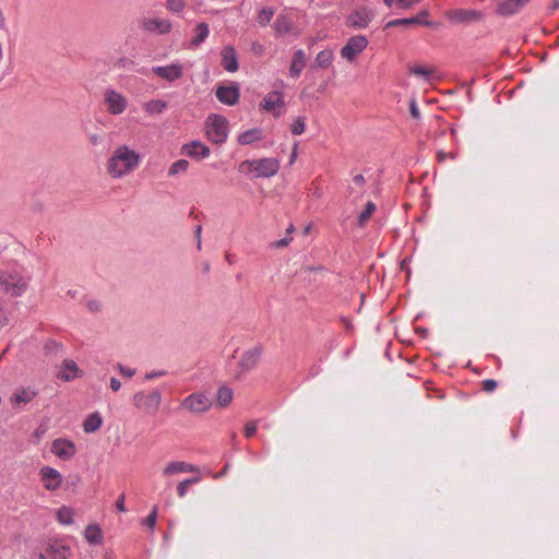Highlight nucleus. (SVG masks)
<instances>
[{
	"label": "nucleus",
	"mask_w": 559,
	"mask_h": 559,
	"mask_svg": "<svg viewBox=\"0 0 559 559\" xmlns=\"http://www.w3.org/2000/svg\"><path fill=\"white\" fill-rule=\"evenodd\" d=\"M498 386V382L493 379H486L483 381V390L485 392H492L496 390V388Z\"/></svg>",
	"instance_id": "nucleus-46"
},
{
	"label": "nucleus",
	"mask_w": 559,
	"mask_h": 559,
	"mask_svg": "<svg viewBox=\"0 0 559 559\" xmlns=\"http://www.w3.org/2000/svg\"><path fill=\"white\" fill-rule=\"evenodd\" d=\"M374 17V12L368 7L355 10L348 16L349 25L355 28H365Z\"/></svg>",
	"instance_id": "nucleus-14"
},
{
	"label": "nucleus",
	"mask_w": 559,
	"mask_h": 559,
	"mask_svg": "<svg viewBox=\"0 0 559 559\" xmlns=\"http://www.w3.org/2000/svg\"><path fill=\"white\" fill-rule=\"evenodd\" d=\"M233 390L227 386V385H222L218 388L217 390V393H216V402H217V405L221 406V407H226L227 405L230 404L231 400H233Z\"/></svg>",
	"instance_id": "nucleus-32"
},
{
	"label": "nucleus",
	"mask_w": 559,
	"mask_h": 559,
	"mask_svg": "<svg viewBox=\"0 0 559 559\" xmlns=\"http://www.w3.org/2000/svg\"><path fill=\"white\" fill-rule=\"evenodd\" d=\"M157 520V507L155 506L151 513L145 518L143 524L153 530Z\"/></svg>",
	"instance_id": "nucleus-45"
},
{
	"label": "nucleus",
	"mask_w": 559,
	"mask_h": 559,
	"mask_svg": "<svg viewBox=\"0 0 559 559\" xmlns=\"http://www.w3.org/2000/svg\"><path fill=\"white\" fill-rule=\"evenodd\" d=\"M353 181L355 182V185L357 186H362L365 185L366 180H365V177L362 175H356L354 178H353Z\"/></svg>",
	"instance_id": "nucleus-61"
},
{
	"label": "nucleus",
	"mask_w": 559,
	"mask_h": 559,
	"mask_svg": "<svg viewBox=\"0 0 559 559\" xmlns=\"http://www.w3.org/2000/svg\"><path fill=\"white\" fill-rule=\"evenodd\" d=\"M368 46V39L364 35H356L348 38L341 49L342 58L353 61Z\"/></svg>",
	"instance_id": "nucleus-8"
},
{
	"label": "nucleus",
	"mask_w": 559,
	"mask_h": 559,
	"mask_svg": "<svg viewBox=\"0 0 559 559\" xmlns=\"http://www.w3.org/2000/svg\"><path fill=\"white\" fill-rule=\"evenodd\" d=\"M186 7L185 0H166V8L173 13L181 12Z\"/></svg>",
	"instance_id": "nucleus-42"
},
{
	"label": "nucleus",
	"mask_w": 559,
	"mask_h": 559,
	"mask_svg": "<svg viewBox=\"0 0 559 559\" xmlns=\"http://www.w3.org/2000/svg\"><path fill=\"white\" fill-rule=\"evenodd\" d=\"M274 9L271 7H264L260 10L257 21L261 26H266L274 16Z\"/></svg>",
	"instance_id": "nucleus-37"
},
{
	"label": "nucleus",
	"mask_w": 559,
	"mask_h": 559,
	"mask_svg": "<svg viewBox=\"0 0 559 559\" xmlns=\"http://www.w3.org/2000/svg\"><path fill=\"white\" fill-rule=\"evenodd\" d=\"M162 403V394L159 390H154L148 394L139 391L133 395V404L138 408H144L148 412H156Z\"/></svg>",
	"instance_id": "nucleus-7"
},
{
	"label": "nucleus",
	"mask_w": 559,
	"mask_h": 559,
	"mask_svg": "<svg viewBox=\"0 0 559 559\" xmlns=\"http://www.w3.org/2000/svg\"><path fill=\"white\" fill-rule=\"evenodd\" d=\"M296 156H297V143H295L293 152H292L290 157H289V164L290 165L295 162Z\"/></svg>",
	"instance_id": "nucleus-63"
},
{
	"label": "nucleus",
	"mask_w": 559,
	"mask_h": 559,
	"mask_svg": "<svg viewBox=\"0 0 559 559\" xmlns=\"http://www.w3.org/2000/svg\"><path fill=\"white\" fill-rule=\"evenodd\" d=\"M257 432V423L255 421H248L246 425H245V436L247 438H251L255 435Z\"/></svg>",
	"instance_id": "nucleus-47"
},
{
	"label": "nucleus",
	"mask_w": 559,
	"mask_h": 559,
	"mask_svg": "<svg viewBox=\"0 0 559 559\" xmlns=\"http://www.w3.org/2000/svg\"><path fill=\"white\" fill-rule=\"evenodd\" d=\"M444 158H445V154H444V152L439 151V152H438V159H439L440 162H442V160H444Z\"/></svg>",
	"instance_id": "nucleus-64"
},
{
	"label": "nucleus",
	"mask_w": 559,
	"mask_h": 559,
	"mask_svg": "<svg viewBox=\"0 0 559 559\" xmlns=\"http://www.w3.org/2000/svg\"><path fill=\"white\" fill-rule=\"evenodd\" d=\"M142 28L147 32L166 35L171 32L173 24L166 19H147L142 22Z\"/></svg>",
	"instance_id": "nucleus-18"
},
{
	"label": "nucleus",
	"mask_w": 559,
	"mask_h": 559,
	"mask_svg": "<svg viewBox=\"0 0 559 559\" xmlns=\"http://www.w3.org/2000/svg\"><path fill=\"white\" fill-rule=\"evenodd\" d=\"M140 162V155L127 145L117 147L108 160V173L114 178H121L135 169Z\"/></svg>",
	"instance_id": "nucleus-1"
},
{
	"label": "nucleus",
	"mask_w": 559,
	"mask_h": 559,
	"mask_svg": "<svg viewBox=\"0 0 559 559\" xmlns=\"http://www.w3.org/2000/svg\"><path fill=\"white\" fill-rule=\"evenodd\" d=\"M104 102L107 105V111L115 116L122 114L128 105L127 98L112 88L105 91Z\"/></svg>",
	"instance_id": "nucleus-9"
},
{
	"label": "nucleus",
	"mask_w": 559,
	"mask_h": 559,
	"mask_svg": "<svg viewBox=\"0 0 559 559\" xmlns=\"http://www.w3.org/2000/svg\"><path fill=\"white\" fill-rule=\"evenodd\" d=\"M82 376V371L79 369L76 362L71 359H64L57 372V378L69 382Z\"/></svg>",
	"instance_id": "nucleus-17"
},
{
	"label": "nucleus",
	"mask_w": 559,
	"mask_h": 559,
	"mask_svg": "<svg viewBox=\"0 0 559 559\" xmlns=\"http://www.w3.org/2000/svg\"><path fill=\"white\" fill-rule=\"evenodd\" d=\"M254 159H246L239 164L238 171L241 174H251L254 173Z\"/></svg>",
	"instance_id": "nucleus-44"
},
{
	"label": "nucleus",
	"mask_w": 559,
	"mask_h": 559,
	"mask_svg": "<svg viewBox=\"0 0 559 559\" xmlns=\"http://www.w3.org/2000/svg\"><path fill=\"white\" fill-rule=\"evenodd\" d=\"M165 373H166L165 371H152L150 373H146L145 379L151 380V379H154L156 377L164 376Z\"/></svg>",
	"instance_id": "nucleus-60"
},
{
	"label": "nucleus",
	"mask_w": 559,
	"mask_h": 559,
	"mask_svg": "<svg viewBox=\"0 0 559 559\" xmlns=\"http://www.w3.org/2000/svg\"><path fill=\"white\" fill-rule=\"evenodd\" d=\"M376 211V204L371 201L367 202L364 211L358 216V225L364 226L366 222L370 218V216Z\"/></svg>",
	"instance_id": "nucleus-39"
},
{
	"label": "nucleus",
	"mask_w": 559,
	"mask_h": 559,
	"mask_svg": "<svg viewBox=\"0 0 559 559\" xmlns=\"http://www.w3.org/2000/svg\"><path fill=\"white\" fill-rule=\"evenodd\" d=\"M263 139V131L260 128L249 129L238 135V143L249 145Z\"/></svg>",
	"instance_id": "nucleus-26"
},
{
	"label": "nucleus",
	"mask_w": 559,
	"mask_h": 559,
	"mask_svg": "<svg viewBox=\"0 0 559 559\" xmlns=\"http://www.w3.org/2000/svg\"><path fill=\"white\" fill-rule=\"evenodd\" d=\"M64 353V346L62 343L55 340H48L44 345L45 356L59 357Z\"/></svg>",
	"instance_id": "nucleus-31"
},
{
	"label": "nucleus",
	"mask_w": 559,
	"mask_h": 559,
	"mask_svg": "<svg viewBox=\"0 0 559 559\" xmlns=\"http://www.w3.org/2000/svg\"><path fill=\"white\" fill-rule=\"evenodd\" d=\"M84 537L91 545H100L104 539L102 528L97 524H88L85 527Z\"/></svg>",
	"instance_id": "nucleus-27"
},
{
	"label": "nucleus",
	"mask_w": 559,
	"mask_h": 559,
	"mask_svg": "<svg viewBox=\"0 0 559 559\" xmlns=\"http://www.w3.org/2000/svg\"><path fill=\"white\" fill-rule=\"evenodd\" d=\"M202 479V476L200 474V471L195 473L192 477L179 480L177 484L176 489H187L188 486L197 485Z\"/></svg>",
	"instance_id": "nucleus-40"
},
{
	"label": "nucleus",
	"mask_w": 559,
	"mask_h": 559,
	"mask_svg": "<svg viewBox=\"0 0 559 559\" xmlns=\"http://www.w3.org/2000/svg\"><path fill=\"white\" fill-rule=\"evenodd\" d=\"M118 369H119V371H120V373H121L122 376H126V377H128V378H131V377H132V376H134V373H135V370H134V369H131V368H129V367H126V366H123V365H121V364H118Z\"/></svg>",
	"instance_id": "nucleus-52"
},
{
	"label": "nucleus",
	"mask_w": 559,
	"mask_h": 559,
	"mask_svg": "<svg viewBox=\"0 0 559 559\" xmlns=\"http://www.w3.org/2000/svg\"><path fill=\"white\" fill-rule=\"evenodd\" d=\"M195 36L191 39L190 45L192 47L200 46L209 36L210 29L205 22H200L195 26Z\"/></svg>",
	"instance_id": "nucleus-30"
},
{
	"label": "nucleus",
	"mask_w": 559,
	"mask_h": 559,
	"mask_svg": "<svg viewBox=\"0 0 559 559\" xmlns=\"http://www.w3.org/2000/svg\"><path fill=\"white\" fill-rule=\"evenodd\" d=\"M110 388L112 391L117 392L121 388V382L117 378H111Z\"/></svg>",
	"instance_id": "nucleus-58"
},
{
	"label": "nucleus",
	"mask_w": 559,
	"mask_h": 559,
	"mask_svg": "<svg viewBox=\"0 0 559 559\" xmlns=\"http://www.w3.org/2000/svg\"><path fill=\"white\" fill-rule=\"evenodd\" d=\"M305 128H306L305 118L297 117L290 127V131L294 135H299V134L304 133Z\"/></svg>",
	"instance_id": "nucleus-43"
},
{
	"label": "nucleus",
	"mask_w": 559,
	"mask_h": 559,
	"mask_svg": "<svg viewBox=\"0 0 559 559\" xmlns=\"http://www.w3.org/2000/svg\"><path fill=\"white\" fill-rule=\"evenodd\" d=\"M432 72L433 71L431 69L420 66H415L414 68L411 69V73L417 76H421L427 82L430 81Z\"/></svg>",
	"instance_id": "nucleus-41"
},
{
	"label": "nucleus",
	"mask_w": 559,
	"mask_h": 559,
	"mask_svg": "<svg viewBox=\"0 0 559 559\" xmlns=\"http://www.w3.org/2000/svg\"><path fill=\"white\" fill-rule=\"evenodd\" d=\"M409 112H411V116L414 119H419L420 118L419 108L417 106V103H416L415 98H412L411 102H409Z\"/></svg>",
	"instance_id": "nucleus-49"
},
{
	"label": "nucleus",
	"mask_w": 559,
	"mask_h": 559,
	"mask_svg": "<svg viewBox=\"0 0 559 559\" xmlns=\"http://www.w3.org/2000/svg\"><path fill=\"white\" fill-rule=\"evenodd\" d=\"M251 51L257 56H262L264 53V46L258 41L251 43Z\"/></svg>",
	"instance_id": "nucleus-51"
},
{
	"label": "nucleus",
	"mask_w": 559,
	"mask_h": 559,
	"mask_svg": "<svg viewBox=\"0 0 559 559\" xmlns=\"http://www.w3.org/2000/svg\"><path fill=\"white\" fill-rule=\"evenodd\" d=\"M103 425V418L98 412L90 414L83 421V430L86 433L97 431Z\"/></svg>",
	"instance_id": "nucleus-28"
},
{
	"label": "nucleus",
	"mask_w": 559,
	"mask_h": 559,
	"mask_svg": "<svg viewBox=\"0 0 559 559\" xmlns=\"http://www.w3.org/2000/svg\"><path fill=\"white\" fill-rule=\"evenodd\" d=\"M50 451L62 461L71 460L76 453V447L73 441L67 438H58L52 441Z\"/></svg>",
	"instance_id": "nucleus-11"
},
{
	"label": "nucleus",
	"mask_w": 559,
	"mask_h": 559,
	"mask_svg": "<svg viewBox=\"0 0 559 559\" xmlns=\"http://www.w3.org/2000/svg\"><path fill=\"white\" fill-rule=\"evenodd\" d=\"M201 234H202V226L201 225H198L195 226V229H194V235H195V238H197V247L199 250H201Z\"/></svg>",
	"instance_id": "nucleus-54"
},
{
	"label": "nucleus",
	"mask_w": 559,
	"mask_h": 559,
	"mask_svg": "<svg viewBox=\"0 0 559 559\" xmlns=\"http://www.w3.org/2000/svg\"><path fill=\"white\" fill-rule=\"evenodd\" d=\"M36 394L37 393L31 389L22 388V389H19L13 394V396L11 397V402L16 405H21V404L25 405V404L29 403L36 396Z\"/></svg>",
	"instance_id": "nucleus-29"
},
{
	"label": "nucleus",
	"mask_w": 559,
	"mask_h": 559,
	"mask_svg": "<svg viewBox=\"0 0 559 559\" xmlns=\"http://www.w3.org/2000/svg\"><path fill=\"white\" fill-rule=\"evenodd\" d=\"M531 0H504L497 5L496 12L502 16H510L522 10Z\"/></svg>",
	"instance_id": "nucleus-21"
},
{
	"label": "nucleus",
	"mask_w": 559,
	"mask_h": 559,
	"mask_svg": "<svg viewBox=\"0 0 559 559\" xmlns=\"http://www.w3.org/2000/svg\"><path fill=\"white\" fill-rule=\"evenodd\" d=\"M221 56H222L221 64L227 72L233 73L239 69L238 57H237L236 50L233 46H230V45L225 46L221 51Z\"/></svg>",
	"instance_id": "nucleus-20"
},
{
	"label": "nucleus",
	"mask_w": 559,
	"mask_h": 559,
	"mask_svg": "<svg viewBox=\"0 0 559 559\" xmlns=\"http://www.w3.org/2000/svg\"><path fill=\"white\" fill-rule=\"evenodd\" d=\"M292 240H293L292 237L286 236V237H284V238H282L280 240H276V241L272 242L271 247L272 248H276V249L277 248H283V247L288 246L292 242Z\"/></svg>",
	"instance_id": "nucleus-50"
},
{
	"label": "nucleus",
	"mask_w": 559,
	"mask_h": 559,
	"mask_svg": "<svg viewBox=\"0 0 559 559\" xmlns=\"http://www.w3.org/2000/svg\"><path fill=\"white\" fill-rule=\"evenodd\" d=\"M57 520L62 525H70L73 523L74 511L72 508L62 506L56 512Z\"/></svg>",
	"instance_id": "nucleus-33"
},
{
	"label": "nucleus",
	"mask_w": 559,
	"mask_h": 559,
	"mask_svg": "<svg viewBox=\"0 0 559 559\" xmlns=\"http://www.w3.org/2000/svg\"><path fill=\"white\" fill-rule=\"evenodd\" d=\"M212 406V401L201 392L192 393L185 397L180 403V408L192 414H203Z\"/></svg>",
	"instance_id": "nucleus-5"
},
{
	"label": "nucleus",
	"mask_w": 559,
	"mask_h": 559,
	"mask_svg": "<svg viewBox=\"0 0 559 559\" xmlns=\"http://www.w3.org/2000/svg\"><path fill=\"white\" fill-rule=\"evenodd\" d=\"M69 486L78 487L81 485V478L79 476H72L67 480Z\"/></svg>",
	"instance_id": "nucleus-56"
},
{
	"label": "nucleus",
	"mask_w": 559,
	"mask_h": 559,
	"mask_svg": "<svg viewBox=\"0 0 559 559\" xmlns=\"http://www.w3.org/2000/svg\"><path fill=\"white\" fill-rule=\"evenodd\" d=\"M103 141L102 136L98 134H91L90 142L92 145H98Z\"/></svg>",
	"instance_id": "nucleus-59"
},
{
	"label": "nucleus",
	"mask_w": 559,
	"mask_h": 559,
	"mask_svg": "<svg viewBox=\"0 0 559 559\" xmlns=\"http://www.w3.org/2000/svg\"><path fill=\"white\" fill-rule=\"evenodd\" d=\"M188 472L198 473L199 467L193 464L187 463V462L174 461V462H170L164 468V475H166V476L173 475L176 473H188Z\"/></svg>",
	"instance_id": "nucleus-23"
},
{
	"label": "nucleus",
	"mask_w": 559,
	"mask_h": 559,
	"mask_svg": "<svg viewBox=\"0 0 559 559\" xmlns=\"http://www.w3.org/2000/svg\"><path fill=\"white\" fill-rule=\"evenodd\" d=\"M167 107V103L162 99L150 100L144 105V110L150 115L162 114Z\"/></svg>",
	"instance_id": "nucleus-36"
},
{
	"label": "nucleus",
	"mask_w": 559,
	"mask_h": 559,
	"mask_svg": "<svg viewBox=\"0 0 559 559\" xmlns=\"http://www.w3.org/2000/svg\"><path fill=\"white\" fill-rule=\"evenodd\" d=\"M181 153L190 158L203 159L210 156L211 150L203 142L193 140L182 145Z\"/></svg>",
	"instance_id": "nucleus-13"
},
{
	"label": "nucleus",
	"mask_w": 559,
	"mask_h": 559,
	"mask_svg": "<svg viewBox=\"0 0 559 559\" xmlns=\"http://www.w3.org/2000/svg\"><path fill=\"white\" fill-rule=\"evenodd\" d=\"M428 16H429V11L421 10L415 16L391 20L384 25V28L388 29V28H392V27H396V26H413V25H423V26L431 27V26H433V23H431L430 21L427 20Z\"/></svg>",
	"instance_id": "nucleus-12"
},
{
	"label": "nucleus",
	"mask_w": 559,
	"mask_h": 559,
	"mask_svg": "<svg viewBox=\"0 0 559 559\" xmlns=\"http://www.w3.org/2000/svg\"><path fill=\"white\" fill-rule=\"evenodd\" d=\"M306 64V55L302 49H298L295 51L293 56V60L289 68V74L292 78H298L304 70Z\"/></svg>",
	"instance_id": "nucleus-25"
},
{
	"label": "nucleus",
	"mask_w": 559,
	"mask_h": 559,
	"mask_svg": "<svg viewBox=\"0 0 559 559\" xmlns=\"http://www.w3.org/2000/svg\"><path fill=\"white\" fill-rule=\"evenodd\" d=\"M341 322L344 324L346 331H352L353 330V322L349 318L347 317H341Z\"/></svg>",
	"instance_id": "nucleus-57"
},
{
	"label": "nucleus",
	"mask_w": 559,
	"mask_h": 559,
	"mask_svg": "<svg viewBox=\"0 0 559 559\" xmlns=\"http://www.w3.org/2000/svg\"><path fill=\"white\" fill-rule=\"evenodd\" d=\"M420 0H396L395 4L397 8L402 10H407L412 8L414 4L418 3Z\"/></svg>",
	"instance_id": "nucleus-48"
},
{
	"label": "nucleus",
	"mask_w": 559,
	"mask_h": 559,
	"mask_svg": "<svg viewBox=\"0 0 559 559\" xmlns=\"http://www.w3.org/2000/svg\"><path fill=\"white\" fill-rule=\"evenodd\" d=\"M333 58H334L333 50H331V49L321 50L316 57L314 64L319 68H328L332 63Z\"/></svg>",
	"instance_id": "nucleus-34"
},
{
	"label": "nucleus",
	"mask_w": 559,
	"mask_h": 559,
	"mask_svg": "<svg viewBox=\"0 0 559 559\" xmlns=\"http://www.w3.org/2000/svg\"><path fill=\"white\" fill-rule=\"evenodd\" d=\"M284 105V98L281 92L274 91L269 93L260 103V107L266 111H272L276 107Z\"/></svg>",
	"instance_id": "nucleus-24"
},
{
	"label": "nucleus",
	"mask_w": 559,
	"mask_h": 559,
	"mask_svg": "<svg viewBox=\"0 0 559 559\" xmlns=\"http://www.w3.org/2000/svg\"><path fill=\"white\" fill-rule=\"evenodd\" d=\"M0 286L11 296H21L27 287V282L19 273L7 271L0 273Z\"/></svg>",
	"instance_id": "nucleus-4"
},
{
	"label": "nucleus",
	"mask_w": 559,
	"mask_h": 559,
	"mask_svg": "<svg viewBox=\"0 0 559 559\" xmlns=\"http://www.w3.org/2000/svg\"><path fill=\"white\" fill-rule=\"evenodd\" d=\"M206 135L215 144H223L228 135V120L221 115L212 114L205 120Z\"/></svg>",
	"instance_id": "nucleus-2"
},
{
	"label": "nucleus",
	"mask_w": 559,
	"mask_h": 559,
	"mask_svg": "<svg viewBox=\"0 0 559 559\" xmlns=\"http://www.w3.org/2000/svg\"><path fill=\"white\" fill-rule=\"evenodd\" d=\"M189 165L190 164L187 159H178L169 167L168 176L171 177L186 173L189 168Z\"/></svg>",
	"instance_id": "nucleus-38"
},
{
	"label": "nucleus",
	"mask_w": 559,
	"mask_h": 559,
	"mask_svg": "<svg viewBox=\"0 0 559 559\" xmlns=\"http://www.w3.org/2000/svg\"><path fill=\"white\" fill-rule=\"evenodd\" d=\"M254 178H270L278 173L280 160L273 157L254 159Z\"/></svg>",
	"instance_id": "nucleus-10"
},
{
	"label": "nucleus",
	"mask_w": 559,
	"mask_h": 559,
	"mask_svg": "<svg viewBox=\"0 0 559 559\" xmlns=\"http://www.w3.org/2000/svg\"><path fill=\"white\" fill-rule=\"evenodd\" d=\"M239 96L240 92L237 84H233L229 86L218 85L216 88V97L224 105H236L239 100Z\"/></svg>",
	"instance_id": "nucleus-15"
},
{
	"label": "nucleus",
	"mask_w": 559,
	"mask_h": 559,
	"mask_svg": "<svg viewBox=\"0 0 559 559\" xmlns=\"http://www.w3.org/2000/svg\"><path fill=\"white\" fill-rule=\"evenodd\" d=\"M152 72L160 79H164L168 82H174L182 76L183 69L180 63H171L168 66L154 67Z\"/></svg>",
	"instance_id": "nucleus-16"
},
{
	"label": "nucleus",
	"mask_w": 559,
	"mask_h": 559,
	"mask_svg": "<svg viewBox=\"0 0 559 559\" xmlns=\"http://www.w3.org/2000/svg\"><path fill=\"white\" fill-rule=\"evenodd\" d=\"M87 308H88V310H90V311H92V312H97V311H99V310H100V302H99V301H97V300H90V301L87 302Z\"/></svg>",
	"instance_id": "nucleus-53"
},
{
	"label": "nucleus",
	"mask_w": 559,
	"mask_h": 559,
	"mask_svg": "<svg viewBox=\"0 0 559 559\" xmlns=\"http://www.w3.org/2000/svg\"><path fill=\"white\" fill-rule=\"evenodd\" d=\"M445 17L453 24H469L481 21L484 14L475 9H453L445 12Z\"/></svg>",
	"instance_id": "nucleus-6"
},
{
	"label": "nucleus",
	"mask_w": 559,
	"mask_h": 559,
	"mask_svg": "<svg viewBox=\"0 0 559 559\" xmlns=\"http://www.w3.org/2000/svg\"><path fill=\"white\" fill-rule=\"evenodd\" d=\"M38 559H50V554H48V545L45 547V550L38 555Z\"/></svg>",
	"instance_id": "nucleus-62"
},
{
	"label": "nucleus",
	"mask_w": 559,
	"mask_h": 559,
	"mask_svg": "<svg viewBox=\"0 0 559 559\" xmlns=\"http://www.w3.org/2000/svg\"><path fill=\"white\" fill-rule=\"evenodd\" d=\"M39 474L45 489H58L62 484V476L56 468L44 466Z\"/></svg>",
	"instance_id": "nucleus-19"
},
{
	"label": "nucleus",
	"mask_w": 559,
	"mask_h": 559,
	"mask_svg": "<svg viewBox=\"0 0 559 559\" xmlns=\"http://www.w3.org/2000/svg\"><path fill=\"white\" fill-rule=\"evenodd\" d=\"M116 508L119 512H123L124 509V495H121L116 501Z\"/></svg>",
	"instance_id": "nucleus-55"
},
{
	"label": "nucleus",
	"mask_w": 559,
	"mask_h": 559,
	"mask_svg": "<svg viewBox=\"0 0 559 559\" xmlns=\"http://www.w3.org/2000/svg\"><path fill=\"white\" fill-rule=\"evenodd\" d=\"M48 554H50V559H70L71 549L68 545L55 540L48 543Z\"/></svg>",
	"instance_id": "nucleus-22"
},
{
	"label": "nucleus",
	"mask_w": 559,
	"mask_h": 559,
	"mask_svg": "<svg viewBox=\"0 0 559 559\" xmlns=\"http://www.w3.org/2000/svg\"><path fill=\"white\" fill-rule=\"evenodd\" d=\"M262 346L257 345L248 350H246L239 361L237 362L235 370V378L241 379L246 373L252 371L259 364L262 355Z\"/></svg>",
	"instance_id": "nucleus-3"
},
{
	"label": "nucleus",
	"mask_w": 559,
	"mask_h": 559,
	"mask_svg": "<svg viewBox=\"0 0 559 559\" xmlns=\"http://www.w3.org/2000/svg\"><path fill=\"white\" fill-rule=\"evenodd\" d=\"M275 32L280 35L287 34L292 29V22L285 15H278L273 25Z\"/></svg>",
	"instance_id": "nucleus-35"
}]
</instances>
